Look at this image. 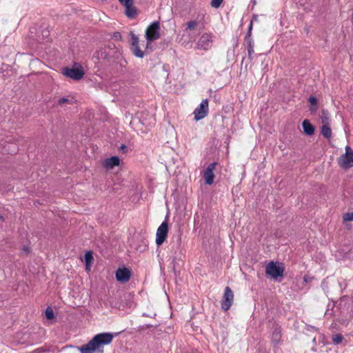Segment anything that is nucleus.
I'll use <instances>...</instances> for the list:
<instances>
[{
	"label": "nucleus",
	"mask_w": 353,
	"mask_h": 353,
	"mask_svg": "<svg viewBox=\"0 0 353 353\" xmlns=\"http://www.w3.org/2000/svg\"><path fill=\"white\" fill-rule=\"evenodd\" d=\"M114 338L112 333L103 332L95 335L87 344L79 347L81 353H103V345L110 344Z\"/></svg>",
	"instance_id": "f257e3e1"
},
{
	"label": "nucleus",
	"mask_w": 353,
	"mask_h": 353,
	"mask_svg": "<svg viewBox=\"0 0 353 353\" xmlns=\"http://www.w3.org/2000/svg\"><path fill=\"white\" fill-rule=\"evenodd\" d=\"M347 301V298L343 297L337 306L341 314L343 316L339 319V321L341 324L345 326L348 325L350 319L353 317V303Z\"/></svg>",
	"instance_id": "f03ea898"
},
{
	"label": "nucleus",
	"mask_w": 353,
	"mask_h": 353,
	"mask_svg": "<svg viewBox=\"0 0 353 353\" xmlns=\"http://www.w3.org/2000/svg\"><path fill=\"white\" fill-rule=\"evenodd\" d=\"M160 23L159 21L152 22L146 29L145 37L147 40L146 48L150 44L160 38Z\"/></svg>",
	"instance_id": "7ed1b4c3"
},
{
	"label": "nucleus",
	"mask_w": 353,
	"mask_h": 353,
	"mask_svg": "<svg viewBox=\"0 0 353 353\" xmlns=\"http://www.w3.org/2000/svg\"><path fill=\"white\" fill-rule=\"evenodd\" d=\"M284 268L282 263L270 261L265 266V274L268 276L276 280L283 276Z\"/></svg>",
	"instance_id": "20e7f679"
},
{
	"label": "nucleus",
	"mask_w": 353,
	"mask_h": 353,
	"mask_svg": "<svg viewBox=\"0 0 353 353\" xmlns=\"http://www.w3.org/2000/svg\"><path fill=\"white\" fill-rule=\"evenodd\" d=\"M338 163L345 170L353 167V150L350 146L345 147V153L339 158Z\"/></svg>",
	"instance_id": "39448f33"
},
{
	"label": "nucleus",
	"mask_w": 353,
	"mask_h": 353,
	"mask_svg": "<svg viewBox=\"0 0 353 353\" xmlns=\"http://www.w3.org/2000/svg\"><path fill=\"white\" fill-rule=\"evenodd\" d=\"M65 76L74 80H80L83 78L85 72L81 66L73 68H65L62 72Z\"/></svg>",
	"instance_id": "423d86ee"
},
{
	"label": "nucleus",
	"mask_w": 353,
	"mask_h": 353,
	"mask_svg": "<svg viewBox=\"0 0 353 353\" xmlns=\"http://www.w3.org/2000/svg\"><path fill=\"white\" fill-rule=\"evenodd\" d=\"M208 100L203 99L201 103L196 108L194 111V119L196 121L205 118L208 113Z\"/></svg>",
	"instance_id": "0eeeda50"
},
{
	"label": "nucleus",
	"mask_w": 353,
	"mask_h": 353,
	"mask_svg": "<svg viewBox=\"0 0 353 353\" xmlns=\"http://www.w3.org/2000/svg\"><path fill=\"white\" fill-rule=\"evenodd\" d=\"M234 301V294L230 287L225 288L224 294L221 301V308L224 311H228L232 305Z\"/></svg>",
	"instance_id": "6e6552de"
},
{
	"label": "nucleus",
	"mask_w": 353,
	"mask_h": 353,
	"mask_svg": "<svg viewBox=\"0 0 353 353\" xmlns=\"http://www.w3.org/2000/svg\"><path fill=\"white\" fill-rule=\"evenodd\" d=\"M212 35L210 33H204L199 39L196 47L199 50H208L212 45Z\"/></svg>",
	"instance_id": "1a4fd4ad"
},
{
	"label": "nucleus",
	"mask_w": 353,
	"mask_h": 353,
	"mask_svg": "<svg viewBox=\"0 0 353 353\" xmlns=\"http://www.w3.org/2000/svg\"><path fill=\"white\" fill-rule=\"evenodd\" d=\"M216 165V162H212L210 163L208 166L206 168V169L204 170L203 177L205 180V184L212 185L214 183L215 177L214 171L215 170Z\"/></svg>",
	"instance_id": "9d476101"
},
{
	"label": "nucleus",
	"mask_w": 353,
	"mask_h": 353,
	"mask_svg": "<svg viewBox=\"0 0 353 353\" xmlns=\"http://www.w3.org/2000/svg\"><path fill=\"white\" fill-rule=\"evenodd\" d=\"M168 232V225L165 221H163L158 228L156 234V243L161 245L166 239Z\"/></svg>",
	"instance_id": "9b49d317"
},
{
	"label": "nucleus",
	"mask_w": 353,
	"mask_h": 353,
	"mask_svg": "<svg viewBox=\"0 0 353 353\" xmlns=\"http://www.w3.org/2000/svg\"><path fill=\"white\" fill-rule=\"evenodd\" d=\"M131 276L130 271L126 268H119L116 272V279L118 281L125 283L128 281Z\"/></svg>",
	"instance_id": "f8f14e48"
},
{
	"label": "nucleus",
	"mask_w": 353,
	"mask_h": 353,
	"mask_svg": "<svg viewBox=\"0 0 353 353\" xmlns=\"http://www.w3.org/2000/svg\"><path fill=\"white\" fill-rule=\"evenodd\" d=\"M119 1L125 8V14L130 18L134 17L137 12L132 7L133 0H119Z\"/></svg>",
	"instance_id": "ddd939ff"
},
{
	"label": "nucleus",
	"mask_w": 353,
	"mask_h": 353,
	"mask_svg": "<svg viewBox=\"0 0 353 353\" xmlns=\"http://www.w3.org/2000/svg\"><path fill=\"white\" fill-rule=\"evenodd\" d=\"M119 158L117 156H113L105 159L103 163V165L105 168L109 170L112 169L114 167L119 165Z\"/></svg>",
	"instance_id": "4468645a"
},
{
	"label": "nucleus",
	"mask_w": 353,
	"mask_h": 353,
	"mask_svg": "<svg viewBox=\"0 0 353 353\" xmlns=\"http://www.w3.org/2000/svg\"><path fill=\"white\" fill-rule=\"evenodd\" d=\"M281 328L279 325H274L271 334L272 341L274 345H278L281 340Z\"/></svg>",
	"instance_id": "2eb2a0df"
},
{
	"label": "nucleus",
	"mask_w": 353,
	"mask_h": 353,
	"mask_svg": "<svg viewBox=\"0 0 353 353\" xmlns=\"http://www.w3.org/2000/svg\"><path fill=\"white\" fill-rule=\"evenodd\" d=\"M303 132L307 135H312L314 133V127L311 124L309 120L305 119L302 123Z\"/></svg>",
	"instance_id": "dca6fc26"
},
{
	"label": "nucleus",
	"mask_w": 353,
	"mask_h": 353,
	"mask_svg": "<svg viewBox=\"0 0 353 353\" xmlns=\"http://www.w3.org/2000/svg\"><path fill=\"white\" fill-rule=\"evenodd\" d=\"M244 42L248 46V57L252 60V55L254 53V41L252 37H248V39H244Z\"/></svg>",
	"instance_id": "f3484780"
},
{
	"label": "nucleus",
	"mask_w": 353,
	"mask_h": 353,
	"mask_svg": "<svg viewBox=\"0 0 353 353\" xmlns=\"http://www.w3.org/2000/svg\"><path fill=\"white\" fill-rule=\"evenodd\" d=\"M321 133L324 137L330 139L332 137V130L329 125H323L321 129Z\"/></svg>",
	"instance_id": "a211bd4d"
},
{
	"label": "nucleus",
	"mask_w": 353,
	"mask_h": 353,
	"mask_svg": "<svg viewBox=\"0 0 353 353\" xmlns=\"http://www.w3.org/2000/svg\"><path fill=\"white\" fill-rule=\"evenodd\" d=\"M93 255L92 251H88L85 254V266L86 270H90V266L92 264L93 261Z\"/></svg>",
	"instance_id": "6ab92c4d"
},
{
	"label": "nucleus",
	"mask_w": 353,
	"mask_h": 353,
	"mask_svg": "<svg viewBox=\"0 0 353 353\" xmlns=\"http://www.w3.org/2000/svg\"><path fill=\"white\" fill-rule=\"evenodd\" d=\"M321 119L323 125H330V117L328 112L325 110H323L321 114Z\"/></svg>",
	"instance_id": "aec40b11"
},
{
	"label": "nucleus",
	"mask_w": 353,
	"mask_h": 353,
	"mask_svg": "<svg viewBox=\"0 0 353 353\" xmlns=\"http://www.w3.org/2000/svg\"><path fill=\"white\" fill-rule=\"evenodd\" d=\"M130 50L132 54L137 57L143 58L145 55L144 52L140 49L139 45L134 47H131Z\"/></svg>",
	"instance_id": "412c9836"
},
{
	"label": "nucleus",
	"mask_w": 353,
	"mask_h": 353,
	"mask_svg": "<svg viewBox=\"0 0 353 353\" xmlns=\"http://www.w3.org/2000/svg\"><path fill=\"white\" fill-rule=\"evenodd\" d=\"M343 336L341 334H337L332 336V342L335 345H339L342 343L343 340Z\"/></svg>",
	"instance_id": "4be33fe9"
},
{
	"label": "nucleus",
	"mask_w": 353,
	"mask_h": 353,
	"mask_svg": "<svg viewBox=\"0 0 353 353\" xmlns=\"http://www.w3.org/2000/svg\"><path fill=\"white\" fill-rule=\"evenodd\" d=\"M334 307V303H329L327 305V308L325 312V316L326 317H331L333 314H334V312H333V309Z\"/></svg>",
	"instance_id": "5701e85b"
},
{
	"label": "nucleus",
	"mask_w": 353,
	"mask_h": 353,
	"mask_svg": "<svg viewBox=\"0 0 353 353\" xmlns=\"http://www.w3.org/2000/svg\"><path fill=\"white\" fill-rule=\"evenodd\" d=\"M131 35V47H134L139 45V37L132 32L130 33Z\"/></svg>",
	"instance_id": "b1692460"
},
{
	"label": "nucleus",
	"mask_w": 353,
	"mask_h": 353,
	"mask_svg": "<svg viewBox=\"0 0 353 353\" xmlns=\"http://www.w3.org/2000/svg\"><path fill=\"white\" fill-rule=\"evenodd\" d=\"M343 222L353 221V212L345 213L343 216Z\"/></svg>",
	"instance_id": "393cba45"
},
{
	"label": "nucleus",
	"mask_w": 353,
	"mask_h": 353,
	"mask_svg": "<svg viewBox=\"0 0 353 353\" xmlns=\"http://www.w3.org/2000/svg\"><path fill=\"white\" fill-rule=\"evenodd\" d=\"M45 313L48 319H52L54 317L52 309L49 307L46 308Z\"/></svg>",
	"instance_id": "a878e982"
},
{
	"label": "nucleus",
	"mask_w": 353,
	"mask_h": 353,
	"mask_svg": "<svg viewBox=\"0 0 353 353\" xmlns=\"http://www.w3.org/2000/svg\"><path fill=\"white\" fill-rule=\"evenodd\" d=\"M198 23L196 21H190L187 23L186 30H194Z\"/></svg>",
	"instance_id": "bb28decb"
},
{
	"label": "nucleus",
	"mask_w": 353,
	"mask_h": 353,
	"mask_svg": "<svg viewBox=\"0 0 353 353\" xmlns=\"http://www.w3.org/2000/svg\"><path fill=\"white\" fill-rule=\"evenodd\" d=\"M223 0H212L210 5L212 8H218L220 7Z\"/></svg>",
	"instance_id": "cd10ccee"
},
{
	"label": "nucleus",
	"mask_w": 353,
	"mask_h": 353,
	"mask_svg": "<svg viewBox=\"0 0 353 353\" xmlns=\"http://www.w3.org/2000/svg\"><path fill=\"white\" fill-rule=\"evenodd\" d=\"M308 102L310 103V105H317V99L314 96H310L308 98Z\"/></svg>",
	"instance_id": "c85d7f7f"
},
{
	"label": "nucleus",
	"mask_w": 353,
	"mask_h": 353,
	"mask_svg": "<svg viewBox=\"0 0 353 353\" xmlns=\"http://www.w3.org/2000/svg\"><path fill=\"white\" fill-rule=\"evenodd\" d=\"M112 38L117 40V41H119L121 39V34L120 32H113V34H112Z\"/></svg>",
	"instance_id": "c756f323"
},
{
	"label": "nucleus",
	"mask_w": 353,
	"mask_h": 353,
	"mask_svg": "<svg viewBox=\"0 0 353 353\" xmlns=\"http://www.w3.org/2000/svg\"><path fill=\"white\" fill-rule=\"evenodd\" d=\"M70 101L67 97H61L58 100V104L63 105L65 103H70Z\"/></svg>",
	"instance_id": "7c9ffc66"
},
{
	"label": "nucleus",
	"mask_w": 353,
	"mask_h": 353,
	"mask_svg": "<svg viewBox=\"0 0 353 353\" xmlns=\"http://www.w3.org/2000/svg\"><path fill=\"white\" fill-rule=\"evenodd\" d=\"M252 21L250 22V26H249V28H248V31L245 35V39H248V37H251V34H252Z\"/></svg>",
	"instance_id": "2f4dec72"
},
{
	"label": "nucleus",
	"mask_w": 353,
	"mask_h": 353,
	"mask_svg": "<svg viewBox=\"0 0 353 353\" xmlns=\"http://www.w3.org/2000/svg\"><path fill=\"white\" fill-rule=\"evenodd\" d=\"M318 110V106L317 105H310V111L312 112V113H315Z\"/></svg>",
	"instance_id": "473e14b6"
},
{
	"label": "nucleus",
	"mask_w": 353,
	"mask_h": 353,
	"mask_svg": "<svg viewBox=\"0 0 353 353\" xmlns=\"http://www.w3.org/2000/svg\"><path fill=\"white\" fill-rule=\"evenodd\" d=\"M127 149V147L125 145H122L121 147H120V150H122V151H125Z\"/></svg>",
	"instance_id": "72a5a7b5"
},
{
	"label": "nucleus",
	"mask_w": 353,
	"mask_h": 353,
	"mask_svg": "<svg viewBox=\"0 0 353 353\" xmlns=\"http://www.w3.org/2000/svg\"><path fill=\"white\" fill-rule=\"evenodd\" d=\"M17 152V148L14 147V148L12 150V152L15 153Z\"/></svg>",
	"instance_id": "f704fd0d"
},
{
	"label": "nucleus",
	"mask_w": 353,
	"mask_h": 353,
	"mask_svg": "<svg viewBox=\"0 0 353 353\" xmlns=\"http://www.w3.org/2000/svg\"><path fill=\"white\" fill-rule=\"evenodd\" d=\"M23 250H24L25 251H28V247H26V246H24Z\"/></svg>",
	"instance_id": "c9c22d12"
},
{
	"label": "nucleus",
	"mask_w": 353,
	"mask_h": 353,
	"mask_svg": "<svg viewBox=\"0 0 353 353\" xmlns=\"http://www.w3.org/2000/svg\"><path fill=\"white\" fill-rule=\"evenodd\" d=\"M312 341H313V342H314V343H315V341H316V338H314Z\"/></svg>",
	"instance_id": "e433bc0d"
},
{
	"label": "nucleus",
	"mask_w": 353,
	"mask_h": 353,
	"mask_svg": "<svg viewBox=\"0 0 353 353\" xmlns=\"http://www.w3.org/2000/svg\"><path fill=\"white\" fill-rule=\"evenodd\" d=\"M3 219V216L0 215V220Z\"/></svg>",
	"instance_id": "4c0bfd02"
}]
</instances>
